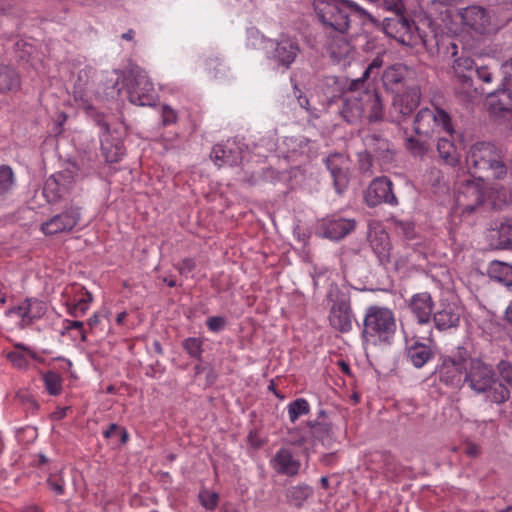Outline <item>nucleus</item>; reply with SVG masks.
Masks as SVG:
<instances>
[{"instance_id":"aec40b11","label":"nucleus","mask_w":512,"mask_h":512,"mask_svg":"<svg viewBox=\"0 0 512 512\" xmlns=\"http://www.w3.org/2000/svg\"><path fill=\"white\" fill-rule=\"evenodd\" d=\"M325 165L333 179L336 192L342 194L349 185V159L340 153H333L325 159Z\"/></svg>"},{"instance_id":"f03ea898","label":"nucleus","mask_w":512,"mask_h":512,"mask_svg":"<svg viewBox=\"0 0 512 512\" xmlns=\"http://www.w3.org/2000/svg\"><path fill=\"white\" fill-rule=\"evenodd\" d=\"M463 383L477 395H484L485 399L494 404H503L510 398V391L496 376L491 364L480 358H471L468 355Z\"/></svg>"},{"instance_id":"4d7b16f0","label":"nucleus","mask_w":512,"mask_h":512,"mask_svg":"<svg viewBox=\"0 0 512 512\" xmlns=\"http://www.w3.org/2000/svg\"><path fill=\"white\" fill-rule=\"evenodd\" d=\"M195 268L196 262L192 258H184L176 265V269L181 275H188Z\"/></svg>"},{"instance_id":"f3484780","label":"nucleus","mask_w":512,"mask_h":512,"mask_svg":"<svg viewBox=\"0 0 512 512\" xmlns=\"http://www.w3.org/2000/svg\"><path fill=\"white\" fill-rule=\"evenodd\" d=\"M502 86L490 95V111L495 118L512 129V86Z\"/></svg>"},{"instance_id":"6ab92c4d","label":"nucleus","mask_w":512,"mask_h":512,"mask_svg":"<svg viewBox=\"0 0 512 512\" xmlns=\"http://www.w3.org/2000/svg\"><path fill=\"white\" fill-rule=\"evenodd\" d=\"M357 226L353 218H344L338 214L329 215L320 222L322 236L331 240H341L352 233Z\"/></svg>"},{"instance_id":"58836bf2","label":"nucleus","mask_w":512,"mask_h":512,"mask_svg":"<svg viewBox=\"0 0 512 512\" xmlns=\"http://www.w3.org/2000/svg\"><path fill=\"white\" fill-rule=\"evenodd\" d=\"M19 86V79L15 71L7 66L0 65V93L10 91Z\"/></svg>"},{"instance_id":"cd10ccee","label":"nucleus","mask_w":512,"mask_h":512,"mask_svg":"<svg viewBox=\"0 0 512 512\" xmlns=\"http://www.w3.org/2000/svg\"><path fill=\"white\" fill-rule=\"evenodd\" d=\"M308 426L315 440L324 445L331 442L333 438L332 423L326 420L323 410L320 411V415L316 421L308 422Z\"/></svg>"},{"instance_id":"09e8293b","label":"nucleus","mask_w":512,"mask_h":512,"mask_svg":"<svg viewBox=\"0 0 512 512\" xmlns=\"http://www.w3.org/2000/svg\"><path fill=\"white\" fill-rule=\"evenodd\" d=\"M178 120V114L176 110H174L169 105H162L161 108V122L163 126H169L175 124Z\"/></svg>"},{"instance_id":"f8f14e48","label":"nucleus","mask_w":512,"mask_h":512,"mask_svg":"<svg viewBox=\"0 0 512 512\" xmlns=\"http://www.w3.org/2000/svg\"><path fill=\"white\" fill-rule=\"evenodd\" d=\"M436 129L452 134L453 127L449 114L440 108H436V110L421 109L415 116L414 131L418 135L428 136Z\"/></svg>"},{"instance_id":"6e6552de","label":"nucleus","mask_w":512,"mask_h":512,"mask_svg":"<svg viewBox=\"0 0 512 512\" xmlns=\"http://www.w3.org/2000/svg\"><path fill=\"white\" fill-rule=\"evenodd\" d=\"M468 352L464 347H458L453 356H444L437 366L435 373L439 381L446 386L458 387L463 382V372L468 361Z\"/></svg>"},{"instance_id":"ea45409f","label":"nucleus","mask_w":512,"mask_h":512,"mask_svg":"<svg viewBox=\"0 0 512 512\" xmlns=\"http://www.w3.org/2000/svg\"><path fill=\"white\" fill-rule=\"evenodd\" d=\"M288 415L292 423L303 415H307L310 412V405L304 398H298L288 404Z\"/></svg>"},{"instance_id":"a878e982","label":"nucleus","mask_w":512,"mask_h":512,"mask_svg":"<svg viewBox=\"0 0 512 512\" xmlns=\"http://www.w3.org/2000/svg\"><path fill=\"white\" fill-rule=\"evenodd\" d=\"M366 148L377 158L390 161L393 157L390 142L379 134L371 133L364 137Z\"/></svg>"},{"instance_id":"c9c22d12","label":"nucleus","mask_w":512,"mask_h":512,"mask_svg":"<svg viewBox=\"0 0 512 512\" xmlns=\"http://www.w3.org/2000/svg\"><path fill=\"white\" fill-rule=\"evenodd\" d=\"M16 184V176L11 166L0 165V197L12 192Z\"/></svg>"},{"instance_id":"bb28decb","label":"nucleus","mask_w":512,"mask_h":512,"mask_svg":"<svg viewBox=\"0 0 512 512\" xmlns=\"http://www.w3.org/2000/svg\"><path fill=\"white\" fill-rule=\"evenodd\" d=\"M101 153L107 163L119 162L125 154V147L120 139L109 137L101 138Z\"/></svg>"},{"instance_id":"f704fd0d","label":"nucleus","mask_w":512,"mask_h":512,"mask_svg":"<svg viewBox=\"0 0 512 512\" xmlns=\"http://www.w3.org/2000/svg\"><path fill=\"white\" fill-rule=\"evenodd\" d=\"M437 151L447 164L454 166L458 163V154L451 140L440 138L437 142Z\"/></svg>"},{"instance_id":"49530a36","label":"nucleus","mask_w":512,"mask_h":512,"mask_svg":"<svg viewBox=\"0 0 512 512\" xmlns=\"http://www.w3.org/2000/svg\"><path fill=\"white\" fill-rule=\"evenodd\" d=\"M103 436L106 439L113 438L114 436H119L120 442L122 444H125L129 438L127 430L115 423L109 425V427L103 432Z\"/></svg>"},{"instance_id":"13d9d810","label":"nucleus","mask_w":512,"mask_h":512,"mask_svg":"<svg viewBox=\"0 0 512 512\" xmlns=\"http://www.w3.org/2000/svg\"><path fill=\"white\" fill-rule=\"evenodd\" d=\"M47 484L57 495H62L64 493L65 483L61 477L51 476L48 478Z\"/></svg>"},{"instance_id":"20e7f679","label":"nucleus","mask_w":512,"mask_h":512,"mask_svg":"<svg viewBox=\"0 0 512 512\" xmlns=\"http://www.w3.org/2000/svg\"><path fill=\"white\" fill-rule=\"evenodd\" d=\"M396 329V319L391 309L377 305L366 309L361 332L365 343L374 346L388 344L393 339Z\"/></svg>"},{"instance_id":"052dcab7","label":"nucleus","mask_w":512,"mask_h":512,"mask_svg":"<svg viewBox=\"0 0 512 512\" xmlns=\"http://www.w3.org/2000/svg\"><path fill=\"white\" fill-rule=\"evenodd\" d=\"M464 453L470 458H476L481 454V447L474 442H466L464 444Z\"/></svg>"},{"instance_id":"0e129e2a","label":"nucleus","mask_w":512,"mask_h":512,"mask_svg":"<svg viewBox=\"0 0 512 512\" xmlns=\"http://www.w3.org/2000/svg\"><path fill=\"white\" fill-rule=\"evenodd\" d=\"M96 123L97 125L100 127L101 129V134H100V139L102 137H109V136H112L111 133H110V126L109 124L104 120L103 117L101 116H97L96 118Z\"/></svg>"},{"instance_id":"680f3d73","label":"nucleus","mask_w":512,"mask_h":512,"mask_svg":"<svg viewBox=\"0 0 512 512\" xmlns=\"http://www.w3.org/2000/svg\"><path fill=\"white\" fill-rule=\"evenodd\" d=\"M476 74L484 83H491L493 80V74L488 66L477 67Z\"/></svg>"},{"instance_id":"423d86ee","label":"nucleus","mask_w":512,"mask_h":512,"mask_svg":"<svg viewBox=\"0 0 512 512\" xmlns=\"http://www.w3.org/2000/svg\"><path fill=\"white\" fill-rule=\"evenodd\" d=\"M79 178V167L76 164L52 174L45 181L44 197L49 203H58L66 199L74 190Z\"/></svg>"},{"instance_id":"338daca9","label":"nucleus","mask_w":512,"mask_h":512,"mask_svg":"<svg viewBox=\"0 0 512 512\" xmlns=\"http://www.w3.org/2000/svg\"><path fill=\"white\" fill-rule=\"evenodd\" d=\"M377 3L384 5L388 10L398 12L400 10L401 1L400 0H380Z\"/></svg>"},{"instance_id":"e433bc0d","label":"nucleus","mask_w":512,"mask_h":512,"mask_svg":"<svg viewBox=\"0 0 512 512\" xmlns=\"http://www.w3.org/2000/svg\"><path fill=\"white\" fill-rule=\"evenodd\" d=\"M42 380L46 391L52 395L57 396L62 392L63 378L55 371H47L42 373Z\"/></svg>"},{"instance_id":"5fc2aeb1","label":"nucleus","mask_w":512,"mask_h":512,"mask_svg":"<svg viewBox=\"0 0 512 512\" xmlns=\"http://www.w3.org/2000/svg\"><path fill=\"white\" fill-rule=\"evenodd\" d=\"M227 321L223 316H212L206 320V325L211 332H219L225 328Z\"/></svg>"},{"instance_id":"a19ab883","label":"nucleus","mask_w":512,"mask_h":512,"mask_svg":"<svg viewBox=\"0 0 512 512\" xmlns=\"http://www.w3.org/2000/svg\"><path fill=\"white\" fill-rule=\"evenodd\" d=\"M406 73L407 69L404 65L396 64L385 70L383 79L387 85L399 84L404 80Z\"/></svg>"},{"instance_id":"3c124183","label":"nucleus","mask_w":512,"mask_h":512,"mask_svg":"<svg viewBox=\"0 0 512 512\" xmlns=\"http://www.w3.org/2000/svg\"><path fill=\"white\" fill-rule=\"evenodd\" d=\"M8 360L13 364V366L19 369H27L28 368V360L23 352L20 351H12L7 354Z\"/></svg>"},{"instance_id":"e2e57ef3","label":"nucleus","mask_w":512,"mask_h":512,"mask_svg":"<svg viewBox=\"0 0 512 512\" xmlns=\"http://www.w3.org/2000/svg\"><path fill=\"white\" fill-rule=\"evenodd\" d=\"M381 460L383 462V468L386 471H394L395 470V458L389 452H383L380 455Z\"/></svg>"},{"instance_id":"9d476101","label":"nucleus","mask_w":512,"mask_h":512,"mask_svg":"<svg viewBox=\"0 0 512 512\" xmlns=\"http://www.w3.org/2000/svg\"><path fill=\"white\" fill-rule=\"evenodd\" d=\"M405 340V355L407 360L415 367L422 368L434 357L432 348L433 331L428 332V337H419L414 332L403 331Z\"/></svg>"},{"instance_id":"603ef678","label":"nucleus","mask_w":512,"mask_h":512,"mask_svg":"<svg viewBox=\"0 0 512 512\" xmlns=\"http://www.w3.org/2000/svg\"><path fill=\"white\" fill-rule=\"evenodd\" d=\"M17 315L21 319V326L26 327L27 326V306H26V300H23L19 305L11 307L7 312L6 315Z\"/></svg>"},{"instance_id":"37998d69","label":"nucleus","mask_w":512,"mask_h":512,"mask_svg":"<svg viewBox=\"0 0 512 512\" xmlns=\"http://www.w3.org/2000/svg\"><path fill=\"white\" fill-rule=\"evenodd\" d=\"M182 347L191 358L202 360L203 340L201 338L188 337L183 340Z\"/></svg>"},{"instance_id":"7ed1b4c3","label":"nucleus","mask_w":512,"mask_h":512,"mask_svg":"<svg viewBox=\"0 0 512 512\" xmlns=\"http://www.w3.org/2000/svg\"><path fill=\"white\" fill-rule=\"evenodd\" d=\"M466 164L473 175L494 179H503L507 174V166L500 148L490 142L473 144L467 154Z\"/></svg>"},{"instance_id":"393cba45","label":"nucleus","mask_w":512,"mask_h":512,"mask_svg":"<svg viewBox=\"0 0 512 512\" xmlns=\"http://www.w3.org/2000/svg\"><path fill=\"white\" fill-rule=\"evenodd\" d=\"M369 243L380 263L390 262L392 246L388 233L384 230L375 231L369 235Z\"/></svg>"},{"instance_id":"9b49d317","label":"nucleus","mask_w":512,"mask_h":512,"mask_svg":"<svg viewBox=\"0 0 512 512\" xmlns=\"http://www.w3.org/2000/svg\"><path fill=\"white\" fill-rule=\"evenodd\" d=\"M383 29L389 37L405 46L413 47L423 41L415 23L398 13L391 18H385Z\"/></svg>"},{"instance_id":"774afa93","label":"nucleus","mask_w":512,"mask_h":512,"mask_svg":"<svg viewBox=\"0 0 512 512\" xmlns=\"http://www.w3.org/2000/svg\"><path fill=\"white\" fill-rule=\"evenodd\" d=\"M377 3L384 5L388 10L398 12L400 10L401 1L400 0H380Z\"/></svg>"},{"instance_id":"864d4df0","label":"nucleus","mask_w":512,"mask_h":512,"mask_svg":"<svg viewBox=\"0 0 512 512\" xmlns=\"http://www.w3.org/2000/svg\"><path fill=\"white\" fill-rule=\"evenodd\" d=\"M81 290H82V297L75 300V304H76V309H78L80 315L83 316L87 312L89 304L93 298H92V295L90 292L84 290L83 288Z\"/></svg>"},{"instance_id":"4468645a","label":"nucleus","mask_w":512,"mask_h":512,"mask_svg":"<svg viewBox=\"0 0 512 512\" xmlns=\"http://www.w3.org/2000/svg\"><path fill=\"white\" fill-rule=\"evenodd\" d=\"M364 200L368 207L381 204L397 206L399 203L393 191V183L386 176L376 177L371 181L365 190Z\"/></svg>"},{"instance_id":"7c9ffc66","label":"nucleus","mask_w":512,"mask_h":512,"mask_svg":"<svg viewBox=\"0 0 512 512\" xmlns=\"http://www.w3.org/2000/svg\"><path fill=\"white\" fill-rule=\"evenodd\" d=\"M328 43V50L335 59H342L348 56L352 50L351 44L345 37L346 32H333Z\"/></svg>"},{"instance_id":"4c0bfd02","label":"nucleus","mask_w":512,"mask_h":512,"mask_svg":"<svg viewBox=\"0 0 512 512\" xmlns=\"http://www.w3.org/2000/svg\"><path fill=\"white\" fill-rule=\"evenodd\" d=\"M27 306V326L35 320L42 318L46 313V304L37 298H26Z\"/></svg>"},{"instance_id":"c85d7f7f","label":"nucleus","mask_w":512,"mask_h":512,"mask_svg":"<svg viewBox=\"0 0 512 512\" xmlns=\"http://www.w3.org/2000/svg\"><path fill=\"white\" fill-rule=\"evenodd\" d=\"M489 277L507 287H512V265L501 262L492 261L488 267Z\"/></svg>"},{"instance_id":"bf43d9fd","label":"nucleus","mask_w":512,"mask_h":512,"mask_svg":"<svg viewBox=\"0 0 512 512\" xmlns=\"http://www.w3.org/2000/svg\"><path fill=\"white\" fill-rule=\"evenodd\" d=\"M503 84L512 86V58L502 64Z\"/></svg>"},{"instance_id":"2f4dec72","label":"nucleus","mask_w":512,"mask_h":512,"mask_svg":"<svg viewBox=\"0 0 512 512\" xmlns=\"http://www.w3.org/2000/svg\"><path fill=\"white\" fill-rule=\"evenodd\" d=\"M493 231L496 233L498 248H512V218H504L496 223Z\"/></svg>"},{"instance_id":"6e6d98bb","label":"nucleus","mask_w":512,"mask_h":512,"mask_svg":"<svg viewBox=\"0 0 512 512\" xmlns=\"http://www.w3.org/2000/svg\"><path fill=\"white\" fill-rule=\"evenodd\" d=\"M383 65V59L381 56H376L371 63L367 66L360 79H363L364 85L366 86V80L375 70H379Z\"/></svg>"},{"instance_id":"de8ad7c7","label":"nucleus","mask_w":512,"mask_h":512,"mask_svg":"<svg viewBox=\"0 0 512 512\" xmlns=\"http://www.w3.org/2000/svg\"><path fill=\"white\" fill-rule=\"evenodd\" d=\"M201 504L208 510H213L218 504V494L210 491H203L199 494Z\"/></svg>"},{"instance_id":"2eb2a0df","label":"nucleus","mask_w":512,"mask_h":512,"mask_svg":"<svg viewBox=\"0 0 512 512\" xmlns=\"http://www.w3.org/2000/svg\"><path fill=\"white\" fill-rule=\"evenodd\" d=\"M81 213L77 206L67 207L41 224V231L47 236L70 232L80 222Z\"/></svg>"},{"instance_id":"473e14b6","label":"nucleus","mask_w":512,"mask_h":512,"mask_svg":"<svg viewBox=\"0 0 512 512\" xmlns=\"http://www.w3.org/2000/svg\"><path fill=\"white\" fill-rule=\"evenodd\" d=\"M312 494L313 489L309 485L299 484L287 489L286 499L291 505L299 508Z\"/></svg>"},{"instance_id":"412c9836","label":"nucleus","mask_w":512,"mask_h":512,"mask_svg":"<svg viewBox=\"0 0 512 512\" xmlns=\"http://www.w3.org/2000/svg\"><path fill=\"white\" fill-rule=\"evenodd\" d=\"M463 308L457 302H442L440 309L434 312L432 320L439 331L456 328L460 324Z\"/></svg>"},{"instance_id":"dca6fc26","label":"nucleus","mask_w":512,"mask_h":512,"mask_svg":"<svg viewBox=\"0 0 512 512\" xmlns=\"http://www.w3.org/2000/svg\"><path fill=\"white\" fill-rule=\"evenodd\" d=\"M420 98L421 92L416 86L410 87L405 92L395 95L390 110L393 120L401 122L409 117L419 106Z\"/></svg>"},{"instance_id":"ddd939ff","label":"nucleus","mask_w":512,"mask_h":512,"mask_svg":"<svg viewBox=\"0 0 512 512\" xmlns=\"http://www.w3.org/2000/svg\"><path fill=\"white\" fill-rule=\"evenodd\" d=\"M270 59L278 66L289 69L300 53V44L296 37L281 34L270 41Z\"/></svg>"},{"instance_id":"69168bd1","label":"nucleus","mask_w":512,"mask_h":512,"mask_svg":"<svg viewBox=\"0 0 512 512\" xmlns=\"http://www.w3.org/2000/svg\"><path fill=\"white\" fill-rule=\"evenodd\" d=\"M294 89L296 92H298L296 98L298 100L299 105L306 111H310L309 99L304 94H302V92L297 88L296 84L294 85Z\"/></svg>"},{"instance_id":"8fccbe9b","label":"nucleus","mask_w":512,"mask_h":512,"mask_svg":"<svg viewBox=\"0 0 512 512\" xmlns=\"http://www.w3.org/2000/svg\"><path fill=\"white\" fill-rule=\"evenodd\" d=\"M496 368L500 377L512 387V363L507 360H501Z\"/></svg>"},{"instance_id":"0eeeda50","label":"nucleus","mask_w":512,"mask_h":512,"mask_svg":"<svg viewBox=\"0 0 512 512\" xmlns=\"http://www.w3.org/2000/svg\"><path fill=\"white\" fill-rule=\"evenodd\" d=\"M127 89L131 103L139 106L155 105L158 95L147 72L135 66L128 71Z\"/></svg>"},{"instance_id":"72a5a7b5","label":"nucleus","mask_w":512,"mask_h":512,"mask_svg":"<svg viewBox=\"0 0 512 512\" xmlns=\"http://www.w3.org/2000/svg\"><path fill=\"white\" fill-rule=\"evenodd\" d=\"M210 158L218 167L224 165L233 166L237 163L236 155L225 146L217 144L212 148Z\"/></svg>"},{"instance_id":"1a4fd4ad","label":"nucleus","mask_w":512,"mask_h":512,"mask_svg":"<svg viewBox=\"0 0 512 512\" xmlns=\"http://www.w3.org/2000/svg\"><path fill=\"white\" fill-rule=\"evenodd\" d=\"M485 201L484 180L478 175L473 180H466L458 189L455 203L461 215H470Z\"/></svg>"},{"instance_id":"b1692460","label":"nucleus","mask_w":512,"mask_h":512,"mask_svg":"<svg viewBox=\"0 0 512 512\" xmlns=\"http://www.w3.org/2000/svg\"><path fill=\"white\" fill-rule=\"evenodd\" d=\"M464 23L473 30L483 33L490 24V17L481 6H470L464 9L462 13Z\"/></svg>"},{"instance_id":"c756f323","label":"nucleus","mask_w":512,"mask_h":512,"mask_svg":"<svg viewBox=\"0 0 512 512\" xmlns=\"http://www.w3.org/2000/svg\"><path fill=\"white\" fill-rule=\"evenodd\" d=\"M454 84L455 93L463 101H472L481 95V92H479L474 86V82L470 74L455 77Z\"/></svg>"},{"instance_id":"5701e85b","label":"nucleus","mask_w":512,"mask_h":512,"mask_svg":"<svg viewBox=\"0 0 512 512\" xmlns=\"http://www.w3.org/2000/svg\"><path fill=\"white\" fill-rule=\"evenodd\" d=\"M271 467L279 475L296 476L301 468V462L296 459L289 448H280L270 460Z\"/></svg>"},{"instance_id":"c03bdc74","label":"nucleus","mask_w":512,"mask_h":512,"mask_svg":"<svg viewBox=\"0 0 512 512\" xmlns=\"http://www.w3.org/2000/svg\"><path fill=\"white\" fill-rule=\"evenodd\" d=\"M474 64V60L470 57L461 56L456 58L452 66L455 77L469 74L471 75Z\"/></svg>"},{"instance_id":"a18cd8bd","label":"nucleus","mask_w":512,"mask_h":512,"mask_svg":"<svg viewBox=\"0 0 512 512\" xmlns=\"http://www.w3.org/2000/svg\"><path fill=\"white\" fill-rule=\"evenodd\" d=\"M206 68L214 78H221L226 74V66L218 57L208 58Z\"/></svg>"},{"instance_id":"f257e3e1","label":"nucleus","mask_w":512,"mask_h":512,"mask_svg":"<svg viewBox=\"0 0 512 512\" xmlns=\"http://www.w3.org/2000/svg\"><path fill=\"white\" fill-rule=\"evenodd\" d=\"M383 104L379 93L364 85L363 79H353L343 94L340 115L350 124L359 122L365 115L369 122L383 119Z\"/></svg>"},{"instance_id":"39448f33","label":"nucleus","mask_w":512,"mask_h":512,"mask_svg":"<svg viewBox=\"0 0 512 512\" xmlns=\"http://www.w3.org/2000/svg\"><path fill=\"white\" fill-rule=\"evenodd\" d=\"M313 8L321 24L331 32L348 31L350 12L366 14L364 9L350 0H314Z\"/></svg>"},{"instance_id":"79ce46f5","label":"nucleus","mask_w":512,"mask_h":512,"mask_svg":"<svg viewBox=\"0 0 512 512\" xmlns=\"http://www.w3.org/2000/svg\"><path fill=\"white\" fill-rule=\"evenodd\" d=\"M404 146L407 151L415 157H423L429 151V144L413 136H408L404 140Z\"/></svg>"},{"instance_id":"4be33fe9","label":"nucleus","mask_w":512,"mask_h":512,"mask_svg":"<svg viewBox=\"0 0 512 512\" xmlns=\"http://www.w3.org/2000/svg\"><path fill=\"white\" fill-rule=\"evenodd\" d=\"M408 307L418 324H430L434 314L435 303L429 292L425 291L414 294L408 301Z\"/></svg>"},{"instance_id":"a211bd4d","label":"nucleus","mask_w":512,"mask_h":512,"mask_svg":"<svg viewBox=\"0 0 512 512\" xmlns=\"http://www.w3.org/2000/svg\"><path fill=\"white\" fill-rule=\"evenodd\" d=\"M330 326L341 333H348L353 328L355 320L350 300L344 295L332 304L329 311Z\"/></svg>"}]
</instances>
